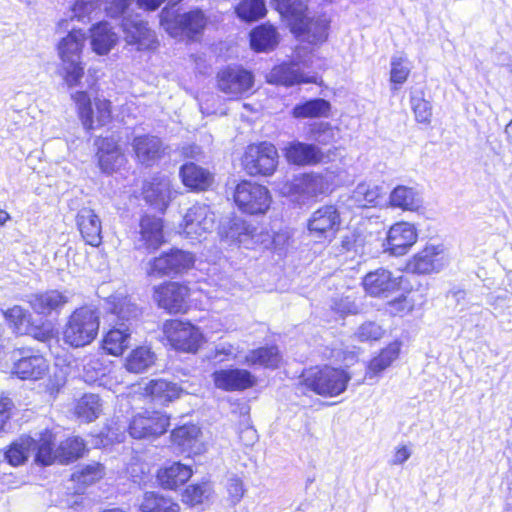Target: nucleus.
Instances as JSON below:
<instances>
[{"label":"nucleus","instance_id":"1","mask_svg":"<svg viewBox=\"0 0 512 512\" xmlns=\"http://www.w3.org/2000/svg\"><path fill=\"white\" fill-rule=\"evenodd\" d=\"M86 34L81 29L73 28L57 44L60 60L58 74L68 88L78 87L84 77L85 65L82 53L85 47Z\"/></svg>","mask_w":512,"mask_h":512},{"label":"nucleus","instance_id":"2","mask_svg":"<svg viewBox=\"0 0 512 512\" xmlns=\"http://www.w3.org/2000/svg\"><path fill=\"white\" fill-rule=\"evenodd\" d=\"M315 54L298 47L289 62L275 66L266 76L267 82L291 87L299 84L318 83Z\"/></svg>","mask_w":512,"mask_h":512},{"label":"nucleus","instance_id":"3","mask_svg":"<svg viewBox=\"0 0 512 512\" xmlns=\"http://www.w3.org/2000/svg\"><path fill=\"white\" fill-rule=\"evenodd\" d=\"M335 175L332 171L304 173L292 181L279 187L282 196L288 197L292 202L304 205L316 200L319 196L330 193L333 189Z\"/></svg>","mask_w":512,"mask_h":512},{"label":"nucleus","instance_id":"4","mask_svg":"<svg viewBox=\"0 0 512 512\" xmlns=\"http://www.w3.org/2000/svg\"><path fill=\"white\" fill-rule=\"evenodd\" d=\"M53 440L54 435L48 430L39 434L38 438L21 436L10 445L4 454L1 453V459L5 458L12 466H19L30 455H33L36 463L50 465L56 457L53 452Z\"/></svg>","mask_w":512,"mask_h":512},{"label":"nucleus","instance_id":"5","mask_svg":"<svg viewBox=\"0 0 512 512\" xmlns=\"http://www.w3.org/2000/svg\"><path fill=\"white\" fill-rule=\"evenodd\" d=\"M99 327L98 311L90 306H82L68 317L62 331L63 341L73 348L87 346L97 337Z\"/></svg>","mask_w":512,"mask_h":512},{"label":"nucleus","instance_id":"6","mask_svg":"<svg viewBox=\"0 0 512 512\" xmlns=\"http://www.w3.org/2000/svg\"><path fill=\"white\" fill-rule=\"evenodd\" d=\"M351 380L348 372L329 365L314 366L303 371L301 383L314 393L324 397L342 394Z\"/></svg>","mask_w":512,"mask_h":512},{"label":"nucleus","instance_id":"7","mask_svg":"<svg viewBox=\"0 0 512 512\" xmlns=\"http://www.w3.org/2000/svg\"><path fill=\"white\" fill-rule=\"evenodd\" d=\"M160 24L172 37L193 38L204 29L206 18L200 10L177 13L173 9L164 8L160 13Z\"/></svg>","mask_w":512,"mask_h":512},{"label":"nucleus","instance_id":"8","mask_svg":"<svg viewBox=\"0 0 512 512\" xmlns=\"http://www.w3.org/2000/svg\"><path fill=\"white\" fill-rule=\"evenodd\" d=\"M162 332L171 347L186 353H196L205 341L197 326L177 319L166 321Z\"/></svg>","mask_w":512,"mask_h":512},{"label":"nucleus","instance_id":"9","mask_svg":"<svg viewBox=\"0 0 512 512\" xmlns=\"http://www.w3.org/2000/svg\"><path fill=\"white\" fill-rule=\"evenodd\" d=\"M234 201L242 212L260 215L269 210L272 196L267 187L251 181H242L235 188Z\"/></svg>","mask_w":512,"mask_h":512},{"label":"nucleus","instance_id":"10","mask_svg":"<svg viewBox=\"0 0 512 512\" xmlns=\"http://www.w3.org/2000/svg\"><path fill=\"white\" fill-rule=\"evenodd\" d=\"M242 164L245 171L251 176H270L278 165L277 149L268 142L251 144L246 148Z\"/></svg>","mask_w":512,"mask_h":512},{"label":"nucleus","instance_id":"11","mask_svg":"<svg viewBox=\"0 0 512 512\" xmlns=\"http://www.w3.org/2000/svg\"><path fill=\"white\" fill-rule=\"evenodd\" d=\"M75 102L78 116L86 130L104 126L111 119L110 102L106 99H95L92 104L85 91H77L71 95Z\"/></svg>","mask_w":512,"mask_h":512},{"label":"nucleus","instance_id":"12","mask_svg":"<svg viewBox=\"0 0 512 512\" xmlns=\"http://www.w3.org/2000/svg\"><path fill=\"white\" fill-rule=\"evenodd\" d=\"M195 291L178 282H165L154 287L153 300L169 313L185 312Z\"/></svg>","mask_w":512,"mask_h":512},{"label":"nucleus","instance_id":"13","mask_svg":"<svg viewBox=\"0 0 512 512\" xmlns=\"http://www.w3.org/2000/svg\"><path fill=\"white\" fill-rule=\"evenodd\" d=\"M122 30L126 44L137 51H153L159 45L155 31L139 15L124 16Z\"/></svg>","mask_w":512,"mask_h":512},{"label":"nucleus","instance_id":"14","mask_svg":"<svg viewBox=\"0 0 512 512\" xmlns=\"http://www.w3.org/2000/svg\"><path fill=\"white\" fill-rule=\"evenodd\" d=\"M254 85L252 72L240 66H228L217 74V87L230 99H238L250 93Z\"/></svg>","mask_w":512,"mask_h":512},{"label":"nucleus","instance_id":"15","mask_svg":"<svg viewBox=\"0 0 512 512\" xmlns=\"http://www.w3.org/2000/svg\"><path fill=\"white\" fill-rule=\"evenodd\" d=\"M169 416L160 411H144L134 415L128 431L134 439H154L167 431Z\"/></svg>","mask_w":512,"mask_h":512},{"label":"nucleus","instance_id":"16","mask_svg":"<svg viewBox=\"0 0 512 512\" xmlns=\"http://www.w3.org/2000/svg\"><path fill=\"white\" fill-rule=\"evenodd\" d=\"M214 224L215 215L210 207L205 204H195L185 213L180 225V233L192 240L200 239L212 232Z\"/></svg>","mask_w":512,"mask_h":512},{"label":"nucleus","instance_id":"17","mask_svg":"<svg viewBox=\"0 0 512 512\" xmlns=\"http://www.w3.org/2000/svg\"><path fill=\"white\" fill-rule=\"evenodd\" d=\"M12 357L15 360L12 372L20 379L38 380L48 372L47 360L29 348L15 350Z\"/></svg>","mask_w":512,"mask_h":512},{"label":"nucleus","instance_id":"18","mask_svg":"<svg viewBox=\"0 0 512 512\" xmlns=\"http://www.w3.org/2000/svg\"><path fill=\"white\" fill-rule=\"evenodd\" d=\"M340 224V213L337 208L333 205H324L311 214L307 228L312 237L331 240Z\"/></svg>","mask_w":512,"mask_h":512},{"label":"nucleus","instance_id":"19","mask_svg":"<svg viewBox=\"0 0 512 512\" xmlns=\"http://www.w3.org/2000/svg\"><path fill=\"white\" fill-rule=\"evenodd\" d=\"M448 264V256L442 245H427L407 265L409 271L418 274L439 272Z\"/></svg>","mask_w":512,"mask_h":512},{"label":"nucleus","instance_id":"20","mask_svg":"<svg viewBox=\"0 0 512 512\" xmlns=\"http://www.w3.org/2000/svg\"><path fill=\"white\" fill-rule=\"evenodd\" d=\"M329 20L325 15L308 17L291 25V31L302 41L312 45H320L327 40Z\"/></svg>","mask_w":512,"mask_h":512},{"label":"nucleus","instance_id":"21","mask_svg":"<svg viewBox=\"0 0 512 512\" xmlns=\"http://www.w3.org/2000/svg\"><path fill=\"white\" fill-rule=\"evenodd\" d=\"M417 237V230L413 224L397 222L389 228L383 246L391 255L402 256L416 243Z\"/></svg>","mask_w":512,"mask_h":512},{"label":"nucleus","instance_id":"22","mask_svg":"<svg viewBox=\"0 0 512 512\" xmlns=\"http://www.w3.org/2000/svg\"><path fill=\"white\" fill-rule=\"evenodd\" d=\"M401 280V276H395L391 271L379 268L365 275L363 286L371 296L387 297L401 287Z\"/></svg>","mask_w":512,"mask_h":512},{"label":"nucleus","instance_id":"23","mask_svg":"<svg viewBox=\"0 0 512 512\" xmlns=\"http://www.w3.org/2000/svg\"><path fill=\"white\" fill-rule=\"evenodd\" d=\"M164 243L163 223L160 218L144 216L140 221L136 248L148 253L154 252Z\"/></svg>","mask_w":512,"mask_h":512},{"label":"nucleus","instance_id":"24","mask_svg":"<svg viewBox=\"0 0 512 512\" xmlns=\"http://www.w3.org/2000/svg\"><path fill=\"white\" fill-rule=\"evenodd\" d=\"M213 381L217 388L225 391H239L252 387L256 379L245 369H222L213 373Z\"/></svg>","mask_w":512,"mask_h":512},{"label":"nucleus","instance_id":"25","mask_svg":"<svg viewBox=\"0 0 512 512\" xmlns=\"http://www.w3.org/2000/svg\"><path fill=\"white\" fill-rule=\"evenodd\" d=\"M200 436L201 430L197 425L186 424L172 431L171 442L183 453L198 455L206 450Z\"/></svg>","mask_w":512,"mask_h":512},{"label":"nucleus","instance_id":"26","mask_svg":"<svg viewBox=\"0 0 512 512\" xmlns=\"http://www.w3.org/2000/svg\"><path fill=\"white\" fill-rule=\"evenodd\" d=\"M381 195V186L371 182H360L341 201L348 209L374 207L378 204Z\"/></svg>","mask_w":512,"mask_h":512},{"label":"nucleus","instance_id":"27","mask_svg":"<svg viewBox=\"0 0 512 512\" xmlns=\"http://www.w3.org/2000/svg\"><path fill=\"white\" fill-rule=\"evenodd\" d=\"M77 227L84 241L98 247L102 242V224L95 211L88 207L80 209L76 216Z\"/></svg>","mask_w":512,"mask_h":512},{"label":"nucleus","instance_id":"28","mask_svg":"<svg viewBox=\"0 0 512 512\" xmlns=\"http://www.w3.org/2000/svg\"><path fill=\"white\" fill-rule=\"evenodd\" d=\"M401 346L402 343L396 340L381 349L380 352L368 362L365 379L377 381L381 374L399 358Z\"/></svg>","mask_w":512,"mask_h":512},{"label":"nucleus","instance_id":"29","mask_svg":"<svg viewBox=\"0 0 512 512\" xmlns=\"http://www.w3.org/2000/svg\"><path fill=\"white\" fill-rule=\"evenodd\" d=\"M98 163L104 173H112L126 163V157L113 138H104L98 144Z\"/></svg>","mask_w":512,"mask_h":512},{"label":"nucleus","instance_id":"30","mask_svg":"<svg viewBox=\"0 0 512 512\" xmlns=\"http://www.w3.org/2000/svg\"><path fill=\"white\" fill-rule=\"evenodd\" d=\"M285 156L288 162L299 166L316 165L323 159L319 147L300 141L289 143L285 149Z\"/></svg>","mask_w":512,"mask_h":512},{"label":"nucleus","instance_id":"31","mask_svg":"<svg viewBox=\"0 0 512 512\" xmlns=\"http://www.w3.org/2000/svg\"><path fill=\"white\" fill-rule=\"evenodd\" d=\"M132 148L136 159L143 165L150 166L163 152L161 140L152 135H140L133 138Z\"/></svg>","mask_w":512,"mask_h":512},{"label":"nucleus","instance_id":"32","mask_svg":"<svg viewBox=\"0 0 512 512\" xmlns=\"http://www.w3.org/2000/svg\"><path fill=\"white\" fill-rule=\"evenodd\" d=\"M138 389L143 391L142 394L144 396L150 397L160 404L179 398L183 392L182 388L177 384L164 379L150 380L143 387L139 386Z\"/></svg>","mask_w":512,"mask_h":512},{"label":"nucleus","instance_id":"33","mask_svg":"<svg viewBox=\"0 0 512 512\" xmlns=\"http://www.w3.org/2000/svg\"><path fill=\"white\" fill-rule=\"evenodd\" d=\"M118 42V35L108 22H99L90 29V44L98 55L108 54Z\"/></svg>","mask_w":512,"mask_h":512},{"label":"nucleus","instance_id":"34","mask_svg":"<svg viewBox=\"0 0 512 512\" xmlns=\"http://www.w3.org/2000/svg\"><path fill=\"white\" fill-rule=\"evenodd\" d=\"M69 301V296L58 290H48L32 295L30 305L32 309L42 315H49L53 311L60 310Z\"/></svg>","mask_w":512,"mask_h":512},{"label":"nucleus","instance_id":"35","mask_svg":"<svg viewBox=\"0 0 512 512\" xmlns=\"http://www.w3.org/2000/svg\"><path fill=\"white\" fill-rule=\"evenodd\" d=\"M191 476V467L180 462L168 464L157 473L159 483L166 489H176L185 484Z\"/></svg>","mask_w":512,"mask_h":512},{"label":"nucleus","instance_id":"36","mask_svg":"<svg viewBox=\"0 0 512 512\" xmlns=\"http://www.w3.org/2000/svg\"><path fill=\"white\" fill-rule=\"evenodd\" d=\"M420 192L404 185L395 187L389 195V205L404 211H417L422 206Z\"/></svg>","mask_w":512,"mask_h":512},{"label":"nucleus","instance_id":"37","mask_svg":"<svg viewBox=\"0 0 512 512\" xmlns=\"http://www.w3.org/2000/svg\"><path fill=\"white\" fill-rule=\"evenodd\" d=\"M179 175L183 184L192 190H205L213 182V176L208 170L192 162L182 165Z\"/></svg>","mask_w":512,"mask_h":512},{"label":"nucleus","instance_id":"38","mask_svg":"<svg viewBox=\"0 0 512 512\" xmlns=\"http://www.w3.org/2000/svg\"><path fill=\"white\" fill-rule=\"evenodd\" d=\"M143 193L147 202L158 210H164L172 197L170 180L166 177L154 179L145 185Z\"/></svg>","mask_w":512,"mask_h":512},{"label":"nucleus","instance_id":"39","mask_svg":"<svg viewBox=\"0 0 512 512\" xmlns=\"http://www.w3.org/2000/svg\"><path fill=\"white\" fill-rule=\"evenodd\" d=\"M281 361V355L276 346L260 347L250 350L243 363L252 367H264L275 369Z\"/></svg>","mask_w":512,"mask_h":512},{"label":"nucleus","instance_id":"40","mask_svg":"<svg viewBox=\"0 0 512 512\" xmlns=\"http://www.w3.org/2000/svg\"><path fill=\"white\" fill-rule=\"evenodd\" d=\"M130 331L125 323L109 330L102 341L103 349L110 355L120 356L129 346Z\"/></svg>","mask_w":512,"mask_h":512},{"label":"nucleus","instance_id":"41","mask_svg":"<svg viewBox=\"0 0 512 512\" xmlns=\"http://www.w3.org/2000/svg\"><path fill=\"white\" fill-rule=\"evenodd\" d=\"M155 362V353L147 346H139L127 355L124 366L131 373H143L149 370Z\"/></svg>","mask_w":512,"mask_h":512},{"label":"nucleus","instance_id":"42","mask_svg":"<svg viewBox=\"0 0 512 512\" xmlns=\"http://www.w3.org/2000/svg\"><path fill=\"white\" fill-rule=\"evenodd\" d=\"M250 44L252 49L256 52H268L273 50L278 44L276 29L268 24L254 28L250 33Z\"/></svg>","mask_w":512,"mask_h":512},{"label":"nucleus","instance_id":"43","mask_svg":"<svg viewBox=\"0 0 512 512\" xmlns=\"http://www.w3.org/2000/svg\"><path fill=\"white\" fill-rule=\"evenodd\" d=\"M330 110V102L322 98H316L296 104L291 111V115L296 119L326 118L329 116Z\"/></svg>","mask_w":512,"mask_h":512},{"label":"nucleus","instance_id":"44","mask_svg":"<svg viewBox=\"0 0 512 512\" xmlns=\"http://www.w3.org/2000/svg\"><path fill=\"white\" fill-rule=\"evenodd\" d=\"M110 321L119 325L118 321L124 323L138 316V308L126 296H114L109 301Z\"/></svg>","mask_w":512,"mask_h":512},{"label":"nucleus","instance_id":"45","mask_svg":"<svg viewBox=\"0 0 512 512\" xmlns=\"http://www.w3.org/2000/svg\"><path fill=\"white\" fill-rule=\"evenodd\" d=\"M139 509L141 512H180L176 502L157 492H146Z\"/></svg>","mask_w":512,"mask_h":512},{"label":"nucleus","instance_id":"46","mask_svg":"<svg viewBox=\"0 0 512 512\" xmlns=\"http://www.w3.org/2000/svg\"><path fill=\"white\" fill-rule=\"evenodd\" d=\"M83 377L88 383H95L109 372L110 366L102 353L90 354L83 358Z\"/></svg>","mask_w":512,"mask_h":512},{"label":"nucleus","instance_id":"47","mask_svg":"<svg viewBox=\"0 0 512 512\" xmlns=\"http://www.w3.org/2000/svg\"><path fill=\"white\" fill-rule=\"evenodd\" d=\"M276 10L289 20L290 26L306 16L309 0H271Z\"/></svg>","mask_w":512,"mask_h":512},{"label":"nucleus","instance_id":"48","mask_svg":"<svg viewBox=\"0 0 512 512\" xmlns=\"http://www.w3.org/2000/svg\"><path fill=\"white\" fill-rule=\"evenodd\" d=\"M104 476V468L99 463H91L79 466L71 475V481L76 483L80 489L99 481Z\"/></svg>","mask_w":512,"mask_h":512},{"label":"nucleus","instance_id":"49","mask_svg":"<svg viewBox=\"0 0 512 512\" xmlns=\"http://www.w3.org/2000/svg\"><path fill=\"white\" fill-rule=\"evenodd\" d=\"M75 412L78 418L83 421H94L102 412V403L99 396L96 394H85L79 399Z\"/></svg>","mask_w":512,"mask_h":512},{"label":"nucleus","instance_id":"50","mask_svg":"<svg viewBox=\"0 0 512 512\" xmlns=\"http://www.w3.org/2000/svg\"><path fill=\"white\" fill-rule=\"evenodd\" d=\"M84 450V441L79 437H71L62 442L57 450L53 449V452L56 456L55 460L63 463L82 456Z\"/></svg>","mask_w":512,"mask_h":512},{"label":"nucleus","instance_id":"51","mask_svg":"<svg viewBox=\"0 0 512 512\" xmlns=\"http://www.w3.org/2000/svg\"><path fill=\"white\" fill-rule=\"evenodd\" d=\"M266 12L264 0H242L236 7L238 17L244 21H256Z\"/></svg>","mask_w":512,"mask_h":512},{"label":"nucleus","instance_id":"52","mask_svg":"<svg viewBox=\"0 0 512 512\" xmlns=\"http://www.w3.org/2000/svg\"><path fill=\"white\" fill-rule=\"evenodd\" d=\"M338 129L328 122H316L309 126L308 138L322 145L336 141Z\"/></svg>","mask_w":512,"mask_h":512},{"label":"nucleus","instance_id":"53","mask_svg":"<svg viewBox=\"0 0 512 512\" xmlns=\"http://www.w3.org/2000/svg\"><path fill=\"white\" fill-rule=\"evenodd\" d=\"M168 254L173 275L181 274L193 268L195 264V256L191 252L181 249H172Z\"/></svg>","mask_w":512,"mask_h":512},{"label":"nucleus","instance_id":"54","mask_svg":"<svg viewBox=\"0 0 512 512\" xmlns=\"http://www.w3.org/2000/svg\"><path fill=\"white\" fill-rule=\"evenodd\" d=\"M390 81L394 85H402L406 82L411 66L408 59L402 55H394L391 58Z\"/></svg>","mask_w":512,"mask_h":512},{"label":"nucleus","instance_id":"55","mask_svg":"<svg viewBox=\"0 0 512 512\" xmlns=\"http://www.w3.org/2000/svg\"><path fill=\"white\" fill-rule=\"evenodd\" d=\"M211 487L208 483H201L188 486L183 495L182 501L190 506H196L208 499Z\"/></svg>","mask_w":512,"mask_h":512},{"label":"nucleus","instance_id":"56","mask_svg":"<svg viewBox=\"0 0 512 512\" xmlns=\"http://www.w3.org/2000/svg\"><path fill=\"white\" fill-rule=\"evenodd\" d=\"M102 6L101 0H76L72 7V18L84 21L90 20L92 15H97V10Z\"/></svg>","mask_w":512,"mask_h":512},{"label":"nucleus","instance_id":"57","mask_svg":"<svg viewBox=\"0 0 512 512\" xmlns=\"http://www.w3.org/2000/svg\"><path fill=\"white\" fill-rule=\"evenodd\" d=\"M146 273L153 277L173 275L168 252L151 259L147 263Z\"/></svg>","mask_w":512,"mask_h":512},{"label":"nucleus","instance_id":"58","mask_svg":"<svg viewBox=\"0 0 512 512\" xmlns=\"http://www.w3.org/2000/svg\"><path fill=\"white\" fill-rule=\"evenodd\" d=\"M384 329L375 322H365L360 325L354 336L359 342H375L384 336Z\"/></svg>","mask_w":512,"mask_h":512},{"label":"nucleus","instance_id":"59","mask_svg":"<svg viewBox=\"0 0 512 512\" xmlns=\"http://www.w3.org/2000/svg\"><path fill=\"white\" fill-rule=\"evenodd\" d=\"M243 231H245V221L233 219L221 227L219 234L229 244H238Z\"/></svg>","mask_w":512,"mask_h":512},{"label":"nucleus","instance_id":"60","mask_svg":"<svg viewBox=\"0 0 512 512\" xmlns=\"http://www.w3.org/2000/svg\"><path fill=\"white\" fill-rule=\"evenodd\" d=\"M415 301L407 296L402 295L387 303V311L393 316L403 317L413 311Z\"/></svg>","mask_w":512,"mask_h":512},{"label":"nucleus","instance_id":"61","mask_svg":"<svg viewBox=\"0 0 512 512\" xmlns=\"http://www.w3.org/2000/svg\"><path fill=\"white\" fill-rule=\"evenodd\" d=\"M411 105L415 119L420 123H429L432 116L431 104L422 97H412Z\"/></svg>","mask_w":512,"mask_h":512},{"label":"nucleus","instance_id":"62","mask_svg":"<svg viewBox=\"0 0 512 512\" xmlns=\"http://www.w3.org/2000/svg\"><path fill=\"white\" fill-rule=\"evenodd\" d=\"M263 237L255 227L245 222V231L241 234L238 245L246 249H254L258 244L263 243Z\"/></svg>","mask_w":512,"mask_h":512},{"label":"nucleus","instance_id":"63","mask_svg":"<svg viewBox=\"0 0 512 512\" xmlns=\"http://www.w3.org/2000/svg\"><path fill=\"white\" fill-rule=\"evenodd\" d=\"M226 488L229 500L234 505L239 503L245 494L243 481L237 476L228 479Z\"/></svg>","mask_w":512,"mask_h":512},{"label":"nucleus","instance_id":"64","mask_svg":"<svg viewBox=\"0 0 512 512\" xmlns=\"http://www.w3.org/2000/svg\"><path fill=\"white\" fill-rule=\"evenodd\" d=\"M133 0H101L106 14L112 18L123 15Z\"/></svg>","mask_w":512,"mask_h":512}]
</instances>
